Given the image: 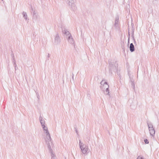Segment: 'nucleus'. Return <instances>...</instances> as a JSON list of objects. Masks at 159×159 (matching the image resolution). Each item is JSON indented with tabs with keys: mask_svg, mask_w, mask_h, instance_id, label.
Masks as SVG:
<instances>
[{
	"mask_svg": "<svg viewBox=\"0 0 159 159\" xmlns=\"http://www.w3.org/2000/svg\"><path fill=\"white\" fill-rule=\"evenodd\" d=\"M49 150L51 154V159H56V157L54 154L53 153V152L52 148H51V149H49Z\"/></svg>",
	"mask_w": 159,
	"mask_h": 159,
	"instance_id": "9b49d317",
	"label": "nucleus"
},
{
	"mask_svg": "<svg viewBox=\"0 0 159 159\" xmlns=\"http://www.w3.org/2000/svg\"><path fill=\"white\" fill-rule=\"evenodd\" d=\"M14 66H15V70H16L17 69V65H15Z\"/></svg>",
	"mask_w": 159,
	"mask_h": 159,
	"instance_id": "6ab92c4d",
	"label": "nucleus"
},
{
	"mask_svg": "<svg viewBox=\"0 0 159 159\" xmlns=\"http://www.w3.org/2000/svg\"><path fill=\"white\" fill-rule=\"evenodd\" d=\"M129 48L131 52H133L134 51V47L133 43H131L130 44Z\"/></svg>",
	"mask_w": 159,
	"mask_h": 159,
	"instance_id": "ddd939ff",
	"label": "nucleus"
},
{
	"mask_svg": "<svg viewBox=\"0 0 159 159\" xmlns=\"http://www.w3.org/2000/svg\"><path fill=\"white\" fill-rule=\"evenodd\" d=\"M108 63H109V66L111 68H116V65L117 64L116 62L115 61V63H114V61L111 60V61H109Z\"/></svg>",
	"mask_w": 159,
	"mask_h": 159,
	"instance_id": "0eeeda50",
	"label": "nucleus"
},
{
	"mask_svg": "<svg viewBox=\"0 0 159 159\" xmlns=\"http://www.w3.org/2000/svg\"><path fill=\"white\" fill-rule=\"evenodd\" d=\"M39 121L43 130L44 133L45 135L44 138L46 143L49 149H51V147L53 145L52 141L51 138L50 133L48 130V128L45 125V121L42 117L40 116Z\"/></svg>",
	"mask_w": 159,
	"mask_h": 159,
	"instance_id": "f257e3e1",
	"label": "nucleus"
},
{
	"mask_svg": "<svg viewBox=\"0 0 159 159\" xmlns=\"http://www.w3.org/2000/svg\"><path fill=\"white\" fill-rule=\"evenodd\" d=\"M34 11L35 12H37L32 7H31V13H32V14L33 13H34Z\"/></svg>",
	"mask_w": 159,
	"mask_h": 159,
	"instance_id": "dca6fc26",
	"label": "nucleus"
},
{
	"mask_svg": "<svg viewBox=\"0 0 159 159\" xmlns=\"http://www.w3.org/2000/svg\"><path fill=\"white\" fill-rule=\"evenodd\" d=\"M62 32L63 34H65L67 36V37H69V36H71V34H70L69 31L67 30L64 29L62 30Z\"/></svg>",
	"mask_w": 159,
	"mask_h": 159,
	"instance_id": "1a4fd4ad",
	"label": "nucleus"
},
{
	"mask_svg": "<svg viewBox=\"0 0 159 159\" xmlns=\"http://www.w3.org/2000/svg\"><path fill=\"white\" fill-rule=\"evenodd\" d=\"M32 19L34 21H37L40 20V16L37 12L34 11L32 14Z\"/></svg>",
	"mask_w": 159,
	"mask_h": 159,
	"instance_id": "39448f33",
	"label": "nucleus"
},
{
	"mask_svg": "<svg viewBox=\"0 0 159 159\" xmlns=\"http://www.w3.org/2000/svg\"><path fill=\"white\" fill-rule=\"evenodd\" d=\"M49 54H48V57H49Z\"/></svg>",
	"mask_w": 159,
	"mask_h": 159,
	"instance_id": "4be33fe9",
	"label": "nucleus"
},
{
	"mask_svg": "<svg viewBox=\"0 0 159 159\" xmlns=\"http://www.w3.org/2000/svg\"><path fill=\"white\" fill-rule=\"evenodd\" d=\"M13 59H12V63L14 65V66L16 65V61L15 60V58H14V56H13Z\"/></svg>",
	"mask_w": 159,
	"mask_h": 159,
	"instance_id": "2eb2a0df",
	"label": "nucleus"
},
{
	"mask_svg": "<svg viewBox=\"0 0 159 159\" xmlns=\"http://www.w3.org/2000/svg\"><path fill=\"white\" fill-rule=\"evenodd\" d=\"M55 43L57 44L60 43V38L58 34H56L55 36Z\"/></svg>",
	"mask_w": 159,
	"mask_h": 159,
	"instance_id": "9d476101",
	"label": "nucleus"
},
{
	"mask_svg": "<svg viewBox=\"0 0 159 159\" xmlns=\"http://www.w3.org/2000/svg\"><path fill=\"white\" fill-rule=\"evenodd\" d=\"M101 88L104 91V94L110 96L109 90V85L107 83L102 80L101 82Z\"/></svg>",
	"mask_w": 159,
	"mask_h": 159,
	"instance_id": "f03ea898",
	"label": "nucleus"
},
{
	"mask_svg": "<svg viewBox=\"0 0 159 159\" xmlns=\"http://www.w3.org/2000/svg\"><path fill=\"white\" fill-rule=\"evenodd\" d=\"M147 124L150 135L153 137H154L155 134L156 130L153 127L152 123L151 122H147Z\"/></svg>",
	"mask_w": 159,
	"mask_h": 159,
	"instance_id": "7ed1b4c3",
	"label": "nucleus"
},
{
	"mask_svg": "<svg viewBox=\"0 0 159 159\" xmlns=\"http://www.w3.org/2000/svg\"><path fill=\"white\" fill-rule=\"evenodd\" d=\"M76 132L77 133V130H76Z\"/></svg>",
	"mask_w": 159,
	"mask_h": 159,
	"instance_id": "5701e85b",
	"label": "nucleus"
},
{
	"mask_svg": "<svg viewBox=\"0 0 159 159\" xmlns=\"http://www.w3.org/2000/svg\"><path fill=\"white\" fill-rule=\"evenodd\" d=\"M67 39L69 43L70 44H73L74 43V41L71 36H69L68 37H67Z\"/></svg>",
	"mask_w": 159,
	"mask_h": 159,
	"instance_id": "6e6552de",
	"label": "nucleus"
},
{
	"mask_svg": "<svg viewBox=\"0 0 159 159\" xmlns=\"http://www.w3.org/2000/svg\"><path fill=\"white\" fill-rule=\"evenodd\" d=\"M22 14L23 17L24 18L26 21L29 20V19H28L27 15L26 12L23 11L22 12Z\"/></svg>",
	"mask_w": 159,
	"mask_h": 159,
	"instance_id": "f8f14e48",
	"label": "nucleus"
},
{
	"mask_svg": "<svg viewBox=\"0 0 159 159\" xmlns=\"http://www.w3.org/2000/svg\"><path fill=\"white\" fill-rule=\"evenodd\" d=\"M118 21H119V17H117L116 18L115 24H114V25L115 26H117V25L118 24Z\"/></svg>",
	"mask_w": 159,
	"mask_h": 159,
	"instance_id": "4468645a",
	"label": "nucleus"
},
{
	"mask_svg": "<svg viewBox=\"0 0 159 159\" xmlns=\"http://www.w3.org/2000/svg\"><path fill=\"white\" fill-rule=\"evenodd\" d=\"M69 6H70L71 9L74 11L76 10L77 7L74 3V1L73 0H70L68 2Z\"/></svg>",
	"mask_w": 159,
	"mask_h": 159,
	"instance_id": "423d86ee",
	"label": "nucleus"
},
{
	"mask_svg": "<svg viewBox=\"0 0 159 159\" xmlns=\"http://www.w3.org/2000/svg\"><path fill=\"white\" fill-rule=\"evenodd\" d=\"M2 1H3V0H1Z\"/></svg>",
	"mask_w": 159,
	"mask_h": 159,
	"instance_id": "b1692460",
	"label": "nucleus"
},
{
	"mask_svg": "<svg viewBox=\"0 0 159 159\" xmlns=\"http://www.w3.org/2000/svg\"><path fill=\"white\" fill-rule=\"evenodd\" d=\"M137 159H144L143 157L141 156H139L138 157Z\"/></svg>",
	"mask_w": 159,
	"mask_h": 159,
	"instance_id": "f3484780",
	"label": "nucleus"
},
{
	"mask_svg": "<svg viewBox=\"0 0 159 159\" xmlns=\"http://www.w3.org/2000/svg\"><path fill=\"white\" fill-rule=\"evenodd\" d=\"M79 145L83 154H84L87 153V152L89 150L88 146L84 145L83 143H82L81 142L80 140H79Z\"/></svg>",
	"mask_w": 159,
	"mask_h": 159,
	"instance_id": "20e7f679",
	"label": "nucleus"
},
{
	"mask_svg": "<svg viewBox=\"0 0 159 159\" xmlns=\"http://www.w3.org/2000/svg\"><path fill=\"white\" fill-rule=\"evenodd\" d=\"M133 40L134 41V43H136V41H135V39H134V36L133 37Z\"/></svg>",
	"mask_w": 159,
	"mask_h": 159,
	"instance_id": "aec40b11",
	"label": "nucleus"
},
{
	"mask_svg": "<svg viewBox=\"0 0 159 159\" xmlns=\"http://www.w3.org/2000/svg\"><path fill=\"white\" fill-rule=\"evenodd\" d=\"M144 142L146 144H148L149 143L147 139H145L144 140Z\"/></svg>",
	"mask_w": 159,
	"mask_h": 159,
	"instance_id": "a211bd4d",
	"label": "nucleus"
},
{
	"mask_svg": "<svg viewBox=\"0 0 159 159\" xmlns=\"http://www.w3.org/2000/svg\"><path fill=\"white\" fill-rule=\"evenodd\" d=\"M129 37L128 39V43H129Z\"/></svg>",
	"mask_w": 159,
	"mask_h": 159,
	"instance_id": "412c9836",
	"label": "nucleus"
}]
</instances>
